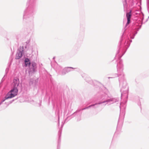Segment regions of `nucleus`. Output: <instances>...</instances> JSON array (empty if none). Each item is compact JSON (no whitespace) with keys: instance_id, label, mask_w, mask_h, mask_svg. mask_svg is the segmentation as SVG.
Wrapping results in <instances>:
<instances>
[{"instance_id":"11","label":"nucleus","mask_w":149,"mask_h":149,"mask_svg":"<svg viewBox=\"0 0 149 149\" xmlns=\"http://www.w3.org/2000/svg\"><path fill=\"white\" fill-rule=\"evenodd\" d=\"M122 70H123V69H121V70H121V71H122Z\"/></svg>"},{"instance_id":"12","label":"nucleus","mask_w":149,"mask_h":149,"mask_svg":"<svg viewBox=\"0 0 149 149\" xmlns=\"http://www.w3.org/2000/svg\"><path fill=\"white\" fill-rule=\"evenodd\" d=\"M121 106H120V109H121Z\"/></svg>"},{"instance_id":"6","label":"nucleus","mask_w":149,"mask_h":149,"mask_svg":"<svg viewBox=\"0 0 149 149\" xmlns=\"http://www.w3.org/2000/svg\"><path fill=\"white\" fill-rule=\"evenodd\" d=\"M22 52L21 51H19L17 52L16 54L15 58L19 59L22 56Z\"/></svg>"},{"instance_id":"10","label":"nucleus","mask_w":149,"mask_h":149,"mask_svg":"<svg viewBox=\"0 0 149 149\" xmlns=\"http://www.w3.org/2000/svg\"><path fill=\"white\" fill-rule=\"evenodd\" d=\"M65 73H63H63H62V74H65Z\"/></svg>"},{"instance_id":"2","label":"nucleus","mask_w":149,"mask_h":149,"mask_svg":"<svg viewBox=\"0 0 149 149\" xmlns=\"http://www.w3.org/2000/svg\"><path fill=\"white\" fill-rule=\"evenodd\" d=\"M101 100V101L98 104H100L106 102L108 103L110 102V104H112L116 101V99H109L108 95L106 94L102 96Z\"/></svg>"},{"instance_id":"7","label":"nucleus","mask_w":149,"mask_h":149,"mask_svg":"<svg viewBox=\"0 0 149 149\" xmlns=\"http://www.w3.org/2000/svg\"><path fill=\"white\" fill-rule=\"evenodd\" d=\"M25 63L26 66H29L30 64V62L29 60L27 58H26L25 60Z\"/></svg>"},{"instance_id":"13","label":"nucleus","mask_w":149,"mask_h":149,"mask_svg":"<svg viewBox=\"0 0 149 149\" xmlns=\"http://www.w3.org/2000/svg\"><path fill=\"white\" fill-rule=\"evenodd\" d=\"M1 104V103H0V105Z\"/></svg>"},{"instance_id":"4","label":"nucleus","mask_w":149,"mask_h":149,"mask_svg":"<svg viewBox=\"0 0 149 149\" xmlns=\"http://www.w3.org/2000/svg\"><path fill=\"white\" fill-rule=\"evenodd\" d=\"M29 67L30 71L35 72L36 68V64L35 63H33L31 65L30 64Z\"/></svg>"},{"instance_id":"8","label":"nucleus","mask_w":149,"mask_h":149,"mask_svg":"<svg viewBox=\"0 0 149 149\" xmlns=\"http://www.w3.org/2000/svg\"><path fill=\"white\" fill-rule=\"evenodd\" d=\"M72 68L71 67L67 68L64 69L63 70L64 71H65L67 72H68L70 71V69Z\"/></svg>"},{"instance_id":"1","label":"nucleus","mask_w":149,"mask_h":149,"mask_svg":"<svg viewBox=\"0 0 149 149\" xmlns=\"http://www.w3.org/2000/svg\"><path fill=\"white\" fill-rule=\"evenodd\" d=\"M18 90L17 88H13L9 91L5 97V99L2 100V102H3L6 100L11 98L16 95L17 94Z\"/></svg>"},{"instance_id":"3","label":"nucleus","mask_w":149,"mask_h":149,"mask_svg":"<svg viewBox=\"0 0 149 149\" xmlns=\"http://www.w3.org/2000/svg\"><path fill=\"white\" fill-rule=\"evenodd\" d=\"M19 83V79L17 78H16L14 79L13 80V83L12 85L13 86L14 88H17L18 86Z\"/></svg>"},{"instance_id":"5","label":"nucleus","mask_w":149,"mask_h":149,"mask_svg":"<svg viewBox=\"0 0 149 149\" xmlns=\"http://www.w3.org/2000/svg\"><path fill=\"white\" fill-rule=\"evenodd\" d=\"M131 16V12L126 13V17L127 19V22L126 24L127 26L130 22V19Z\"/></svg>"},{"instance_id":"9","label":"nucleus","mask_w":149,"mask_h":149,"mask_svg":"<svg viewBox=\"0 0 149 149\" xmlns=\"http://www.w3.org/2000/svg\"><path fill=\"white\" fill-rule=\"evenodd\" d=\"M89 106V107H87V108H85L84 109H88V108H89L90 107H91V106Z\"/></svg>"}]
</instances>
